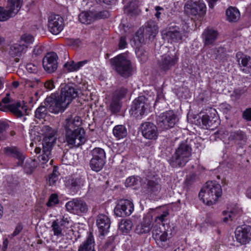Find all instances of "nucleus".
<instances>
[{
    "label": "nucleus",
    "mask_w": 251,
    "mask_h": 251,
    "mask_svg": "<svg viewBox=\"0 0 251 251\" xmlns=\"http://www.w3.org/2000/svg\"><path fill=\"white\" fill-rule=\"evenodd\" d=\"M192 139H187L181 142L176 149L175 152L169 160L170 165L173 168L183 167L189 161L192 155Z\"/></svg>",
    "instance_id": "obj_1"
},
{
    "label": "nucleus",
    "mask_w": 251,
    "mask_h": 251,
    "mask_svg": "<svg viewBox=\"0 0 251 251\" xmlns=\"http://www.w3.org/2000/svg\"><path fill=\"white\" fill-rule=\"evenodd\" d=\"M222 195L221 186L216 181H207L199 193V197L207 205L215 203Z\"/></svg>",
    "instance_id": "obj_2"
},
{
    "label": "nucleus",
    "mask_w": 251,
    "mask_h": 251,
    "mask_svg": "<svg viewBox=\"0 0 251 251\" xmlns=\"http://www.w3.org/2000/svg\"><path fill=\"white\" fill-rule=\"evenodd\" d=\"M110 62L116 72L122 76L127 77L131 75V63L125 54H120L117 55L111 59Z\"/></svg>",
    "instance_id": "obj_3"
},
{
    "label": "nucleus",
    "mask_w": 251,
    "mask_h": 251,
    "mask_svg": "<svg viewBox=\"0 0 251 251\" xmlns=\"http://www.w3.org/2000/svg\"><path fill=\"white\" fill-rule=\"evenodd\" d=\"M184 12L192 18L198 20L203 18L206 14V7L202 0H188L184 6Z\"/></svg>",
    "instance_id": "obj_4"
},
{
    "label": "nucleus",
    "mask_w": 251,
    "mask_h": 251,
    "mask_svg": "<svg viewBox=\"0 0 251 251\" xmlns=\"http://www.w3.org/2000/svg\"><path fill=\"white\" fill-rule=\"evenodd\" d=\"M92 156L89 161V165L92 171L95 172L101 171L106 163V153L100 148L96 147L90 151Z\"/></svg>",
    "instance_id": "obj_5"
},
{
    "label": "nucleus",
    "mask_w": 251,
    "mask_h": 251,
    "mask_svg": "<svg viewBox=\"0 0 251 251\" xmlns=\"http://www.w3.org/2000/svg\"><path fill=\"white\" fill-rule=\"evenodd\" d=\"M44 104L48 106L49 112L54 114L62 113L68 107L59 93H52L50 96L47 97L44 101Z\"/></svg>",
    "instance_id": "obj_6"
},
{
    "label": "nucleus",
    "mask_w": 251,
    "mask_h": 251,
    "mask_svg": "<svg viewBox=\"0 0 251 251\" xmlns=\"http://www.w3.org/2000/svg\"><path fill=\"white\" fill-rule=\"evenodd\" d=\"M163 38L170 43L180 42L186 36V31L184 25H171L166 31L162 32Z\"/></svg>",
    "instance_id": "obj_7"
},
{
    "label": "nucleus",
    "mask_w": 251,
    "mask_h": 251,
    "mask_svg": "<svg viewBox=\"0 0 251 251\" xmlns=\"http://www.w3.org/2000/svg\"><path fill=\"white\" fill-rule=\"evenodd\" d=\"M22 5V0H8L6 9L0 6V21H6L15 16Z\"/></svg>",
    "instance_id": "obj_8"
},
{
    "label": "nucleus",
    "mask_w": 251,
    "mask_h": 251,
    "mask_svg": "<svg viewBox=\"0 0 251 251\" xmlns=\"http://www.w3.org/2000/svg\"><path fill=\"white\" fill-rule=\"evenodd\" d=\"M176 121V116L172 110L167 111L160 114L156 119L157 124L162 130L173 127Z\"/></svg>",
    "instance_id": "obj_9"
},
{
    "label": "nucleus",
    "mask_w": 251,
    "mask_h": 251,
    "mask_svg": "<svg viewBox=\"0 0 251 251\" xmlns=\"http://www.w3.org/2000/svg\"><path fill=\"white\" fill-rule=\"evenodd\" d=\"M85 133L83 129H77L75 132L65 134L66 142L71 148L78 147L86 141Z\"/></svg>",
    "instance_id": "obj_10"
},
{
    "label": "nucleus",
    "mask_w": 251,
    "mask_h": 251,
    "mask_svg": "<svg viewBox=\"0 0 251 251\" xmlns=\"http://www.w3.org/2000/svg\"><path fill=\"white\" fill-rule=\"evenodd\" d=\"M65 206L69 212L77 215L85 214L88 210V205L81 199H74L67 202Z\"/></svg>",
    "instance_id": "obj_11"
},
{
    "label": "nucleus",
    "mask_w": 251,
    "mask_h": 251,
    "mask_svg": "<svg viewBox=\"0 0 251 251\" xmlns=\"http://www.w3.org/2000/svg\"><path fill=\"white\" fill-rule=\"evenodd\" d=\"M148 106V99L144 96H139L133 101L131 114L137 118H141Z\"/></svg>",
    "instance_id": "obj_12"
},
{
    "label": "nucleus",
    "mask_w": 251,
    "mask_h": 251,
    "mask_svg": "<svg viewBox=\"0 0 251 251\" xmlns=\"http://www.w3.org/2000/svg\"><path fill=\"white\" fill-rule=\"evenodd\" d=\"M178 57L176 55L164 54L158 60V69L163 74L170 70L178 61Z\"/></svg>",
    "instance_id": "obj_13"
},
{
    "label": "nucleus",
    "mask_w": 251,
    "mask_h": 251,
    "mask_svg": "<svg viewBox=\"0 0 251 251\" xmlns=\"http://www.w3.org/2000/svg\"><path fill=\"white\" fill-rule=\"evenodd\" d=\"M64 20L59 15L52 14L48 18L49 30L53 34L57 35L63 30Z\"/></svg>",
    "instance_id": "obj_14"
},
{
    "label": "nucleus",
    "mask_w": 251,
    "mask_h": 251,
    "mask_svg": "<svg viewBox=\"0 0 251 251\" xmlns=\"http://www.w3.org/2000/svg\"><path fill=\"white\" fill-rule=\"evenodd\" d=\"M134 210V205L128 200L121 201L114 209V213L118 217L129 216Z\"/></svg>",
    "instance_id": "obj_15"
},
{
    "label": "nucleus",
    "mask_w": 251,
    "mask_h": 251,
    "mask_svg": "<svg viewBox=\"0 0 251 251\" xmlns=\"http://www.w3.org/2000/svg\"><path fill=\"white\" fill-rule=\"evenodd\" d=\"M106 14V11L100 12L83 11L79 14L78 20L82 24L89 25L98 19L105 18Z\"/></svg>",
    "instance_id": "obj_16"
},
{
    "label": "nucleus",
    "mask_w": 251,
    "mask_h": 251,
    "mask_svg": "<svg viewBox=\"0 0 251 251\" xmlns=\"http://www.w3.org/2000/svg\"><path fill=\"white\" fill-rule=\"evenodd\" d=\"M237 241L241 244L248 243L251 240V226L244 225L238 226L235 231Z\"/></svg>",
    "instance_id": "obj_17"
},
{
    "label": "nucleus",
    "mask_w": 251,
    "mask_h": 251,
    "mask_svg": "<svg viewBox=\"0 0 251 251\" xmlns=\"http://www.w3.org/2000/svg\"><path fill=\"white\" fill-rule=\"evenodd\" d=\"M58 56L54 52L48 53L43 59V66L45 70L49 73L54 72L57 68Z\"/></svg>",
    "instance_id": "obj_18"
},
{
    "label": "nucleus",
    "mask_w": 251,
    "mask_h": 251,
    "mask_svg": "<svg viewBox=\"0 0 251 251\" xmlns=\"http://www.w3.org/2000/svg\"><path fill=\"white\" fill-rule=\"evenodd\" d=\"M141 130L142 135L146 139L156 140L158 137L157 126L151 122H145L141 125Z\"/></svg>",
    "instance_id": "obj_19"
},
{
    "label": "nucleus",
    "mask_w": 251,
    "mask_h": 251,
    "mask_svg": "<svg viewBox=\"0 0 251 251\" xmlns=\"http://www.w3.org/2000/svg\"><path fill=\"white\" fill-rule=\"evenodd\" d=\"M70 223V218L63 216L61 219H56L51 223V228L53 235L58 237L63 236V230Z\"/></svg>",
    "instance_id": "obj_20"
},
{
    "label": "nucleus",
    "mask_w": 251,
    "mask_h": 251,
    "mask_svg": "<svg viewBox=\"0 0 251 251\" xmlns=\"http://www.w3.org/2000/svg\"><path fill=\"white\" fill-rule=\"evenodd\" d=\"M160 181V179L155 176H148L144 182L145 187L149 192L156 195L161 189Z\"/></svg>",
    "instance_id": "obj_21"
},
{
    "label": "nucleus",
    "mask_w": 251,
    "mask_h": 251,
    "mask_svg": "<svg viewBox=\"0 0 251 251\" xmlns=\"http://www.w3.org/2000/svg\"><path fill=\"white\" fill-rule=\"evenodd\" d=\"M59 94L68 107L72 100L77 97L78 91L73 86L66 85L62 88L60 93Z\"/></svg>",
    "instance_id": "obj_22"
},
{
    "label": "nucleus",
    "mask_w": 251,
    "mask_h": 251,
    "mask_svg": "<svg viewBox=\"0 0 251 251\" xmlns=\"http://www.w3.org/2000/svg\"><path fill=\"white\" fill-rule=\"evenodd\" d=\"M236 57L241 71L245 74H251V57L241 52H238Z\"/></svg>",
    "instance_id": "obj_23"
},
{
    "label": "nucleus",
    "mask_w": 251,
    "mask_h": 251,
    "mask_svg": "<svg viewBox=\"0 0 251 251\" xmlns=\"http://www.w3.org/2000/svg\"><path fill=\"white\" fill-rule=\"evenodd\" d=\"M3 152L7 156L14 157L18 160L17 165H22L25 156L20 149L15 146L7 147L3 149Z\"/></svg>",
    "instance_id": "obj_24"
},
{
    "label": "nucleus",
    "mask_w": 251,
    "mask_h": 251,
    "mask_svg": "<svg viewBox=\"0 0 251 251\" xmlns=\"http://www.w3.org/2000/svg\"><path fill=\"white\" fill-rule=\"evenodd\" d=\"M210 115L205 114L202 116L201 122L202 125L205 126V128L213 129L216 127L218 124V120L216 116V111L214 109H211Z\"/></svg>",
    "instance_id": "obj_25"
},
{
    "label": "nucleus",
    "mask_w": 251,
    "mask_h": 251,
    "mask_svg": "<svg viewBox=\"0 0 251 251\" xmlns=\"http://www.w3.org/2000/svg\"><path fill=\"white\" fill-rule=\"evenodd\" d=\"M96 224L100 234L104 235L108 231L110 226V221L107 215L100 214L97 216Z\"/></svg>",
    "instance_id": "obj_26"
},
{
    "label": "nucleus",
    "mask_w": 251,
    "mask_h": 251,
    "mask_svg": "<svg viewBox=\"0 0 251 251\" xmlns=\"http://www.w3.org/2000/svg\"><path fill=\"white\" fill-rule=\"evenodd\" d=\"M81 121L79 117L75 116L74 119L68 118L64 122L63 126L65 130V134L69 132H75L77 129H82L78 127L81 125Z\"/></svg>",
    "instance_id": "obj_27"
},
{
    "label": "nucleus",
    "mask_w": 251,
    "mask_h": 251,
    "mask_svg": "<svg viewBox=\"0 0 251 251\" xmlns=\"http://www.w3.org/2000/svg\"><path fill=\"white\" fill-rule=\"evenodd\" d=\"M219 33L218 31L212 28H207L202 34V38L204 46L213 45L217 40Z\"/></svg>",
    "instance_id": "obj_28"
},
{
    "label": "nucleus",
    "mask_w": 251,
    "mask_h": 251,
    "mask_svg": "<svg viewBox=\"0 0 251 251\" xmlns=\"http://www.w3.org/2000/svg\"><path fill=\"white\" fill-rule=\"evenodd\" d=\"M145 35L149 40H153L158 32V27L156 23L152 20H149L145 24Z\"/></svg>",
    "instance_id": "obj_29"
},
{
    "label": "nucleus",
    "mask_w": 251,
    "mask_h": 251,
    "mask_svg": "<svg viewBox=\"0 0 251 251\" xmlns=\"http://www.w3.org/2000/svg\"><path fill=\"white\" fill-rule=\"evenodd\" d=\"M66 183L71 189L77 190L83 186L84 179L80 176H71L66 181Z\"/></svg>",
    "instance_id": "obj_30"
},
{
    "label": "nucleus",
    "mask_w": 251,
    "mask_h": 251,
    "mask_svg": "<svg viewBox=\"0 0 251 251\" xmlns=\"http://www.w3.org/2000/svg\"><path fill=\"white\" fill-rule=\"evenodd\" d=\"M95 245L92 232H89L86 239L79 246L78 251H95Z\"/></svg>",
    "instance_id": "obj_31"
},
{
    "label": "nucleus",
    "mask_w": 251,
    "mask_h": 251,
    "mask_svg": "<svg viewBox=\"0 0 251 251\" xmlns=\"http://www.w3.org/2000/svg\"><path fill=\"white\" fill-rule=\"evenodd\" d=\"M27 46L24 44L15 43L10 46L9 54L12 57H20L24 54Z\"/></svg>",
    "instance_id": "obj_32"
},
{
    "label": "nucleus",
    "mask_w": 251,
    "mask_h": 251,
    "mask_svg": "<svg viewBox=\"0 0 251 251\" xmlns=\"http://www.w3.org/2000/svg\"><path fill=\"white\" fill-rule=\"evenodd\" d=\"M152 226V223L151 219L145 218L143 222L137 226L135 232L138 234L148 233L150 231Z\"/></svg>",
    "instance_id": "obj_33"
},
{
    "label": "nucleus",
    "mask_w": 251,
    "mask_h": 251,
    "mask_svg": "<svg viewBox=\"0 0 251 251\" xmlns=\"http://www.w3.org/2000/svg\"><path fill=\"white\" fill-rule=\"evenodd\" d=\"M88 62L87 60L75 62L73 60L66 63L64 67L69 72H75L78 71L80 68L83 66Z\"/></svg>",
    "instance_id": "obj_34"
},
{
    "label": "nucleus",
    "mask_w": 251,
    "mask_h": 251,
    "mask_svg": "<svg viewBox=\"0 0 251 251\" xmlns=\"http://www.w3.org/2000/svg\"><path fill=\"white\" fill-rule=\"evenodd\" d=\"M10 112L17 117H20L23 116L22 110L26 112L27 109L25 105H22L20 101L9 104Z\"/></svg>",
    "instance_id": "obj_35"
},
{
    "label": "nucleus",
    "mask_w": 251,
    "mask_h": 251,
    "mask_svg": "<svg viewBox=\"0 0 251 251\" xmlns=\"http://www.w3.org/2000/svg\"><path fill=\"white\" fill-rule=\"evenodd\" d=\"M227 20L230 22H235L238 20L240 14L236 7H230L226 11Z\"/></svg>",
    "instance_id": "obj_36"
},
{
    "label": "nucleus",
    "mask_w": 251,
    "mask_h": 251,
    "mask_svg": "<svg viewBox=\"0 0 251 251\" xmlns=\"http://www.w3.org/2000/svg\"><path fill=\"white\" fill-rule=\"evenodd\" d=\"M229 138L240 144L246 143L247 139L245 133L240 130L231 132Z\"/></svg>",
    "instance_id": "obj_37"
},
{
    "label": "nucleus",
    "mask_w": 251,
    "mask_h": 251,
    "mask_svg": "<svg viewBox=\"0 0 251 251\" xmlns=\"http://www.w3.org/2000/svg\"><path fill=\"white\" fill-rule=\"evenodd\" d=\"M152 237L157 242H165L168 239V233L166 231H162L157 226H154L152 230Z\"/></svg>",
    "instance_id": "obj_38"
},
{
    "label": "nucleus",
    "mask_w": 251,
    "mask_h": 251,
    "mask_svg": "<svg viewBox=\"0 0 251 251\" xmlns=\"http://www.w3.org/2000/svg\"><path fill=\"white\" fill-rule=\"evenodd\" d=\"M113 134L117 139H123L127 136V129L124 125H117L113 129Z\"/></svg>",
    "instance_id": "obj_39"
},
{
    "label": "nucleus",
    "mask_w": 251,
    "mask_h": 251,
    "mask_svg": "<svg viewBox=\"0 0 251 251\" xmlns=\"http://www.w3.org/2000/svg\"><path fill=\"white\" fill-rule=\"evenodd\" d=\"M55 141V138H43L42 141V152L47 154H51V151Z\"/></svg>",
    "instance_id": "obj_40"
},
{
    "label": "nucleus",
    "mask_w": 251,
    "mask_h": 251,
    "mask_svg": "<svg viewBox=\"0 0 251 251\" xmlns=\"http://www.w3.org/2000/svg\"><path fill=\"white\" fill-rule=\"evenodd\" d=\"M49 111L48 106L42 102L40 106L37 108L35 112V117L38 119H42L45 118Z\"/></svg>",
    "instance_id": "obj_41"
},
{
    "label": "nucleus",
    "mask_w": 251,
    "mask_h": 251,
    "mask_svg": "<svg viewBox=\"0 0 251 251\" xmlns=\"http://www.w3.org/2000/svg\"><path fill=\"white\" fill-rule=\"evenodd\" d=\"M144 28L140 27L136 32L134 40L138 46H140L145 42L146 38L145 35Z\"/></svg>",
    "instance_id": "obj_42"
},
{
    "label": "nucleus",
    "mask_w": 251,
    "mask_h": 251,
    "mask_svg": "<svg viewBox=\"0 0 251 251\" xmlns=\"http://www.w3.org/2000/svg\"><path fill=\"white\" fill-rule=\"evenodd\" d=\"M133 226V224L130 220H126L121 222L119 226L120 230L123 233H127L129 232Z\"/></svg>",
    "instance_id": "obj_43"
},
{
    "label": "nucleus",
    "mask_w": 251,
    "mask_h": 251,
    "mask_svg": "<svg viewBox=\"0 0 251 251\" xmlns=\"http://www.w3.org/2000/svg\"><path fill=\"white\" fill-rule=\"evenodd\" d=\"M120 99L116 96H113L110 105V109L112 113H117L119 112L121 108Z\"/></svg>",
    "instance_id": "obj_44"
},
{
    "label": "nucleus",
    "mask_w": 251,
    "mask_h": 251,
    "mask_svg": "<svg viewBox=\"0 0 251 251\" xmlns=\"http://www.w3.org/2000/svg\"><path fill=\"white\" fill-rule=\"evenodd\" d=\"M9 125L6 122H0V141L5 140L7 137L6 132L8 128Z\"/></svg>",
    "instance_id": "obj_45"
},
{
    "label": "nucleus",
    "mask_w": 251,
    "mask_h": 251,
    "mask_svg": "<svg viewBox=\"0 0 251 251\" xmlns=\"http://www.w3.org/2000/svg\"><path fill=\"white\" fill-rule=\"evenodd\" d=\"M42 131L44 135V138H55V131L49 126H44L42 128Z\"/></svg>",
    "instance_id": "obj_46"
},
{
    "label": "nucleus",
    "mask_w": 251,
    "mask_h": 251,
    "mask_svg": "<svg viewBox=\"0 0 251 251\" xmlns=\"http://www.w3.org/2000/svg\"><path fill=\"white\" fill-rule=\"evenodd\" d=\"M59 203L58 196L56 194H52L49 197L46 205L48 207H51Z\"/></svg>",
    "instance_id": "obj_47"
},
{
    "label": "nucleus",
    "mask_w": 251,
    "mask_h": 251,
    "mask_svg": "<svg viewBox=\"0 0 251 251\" xmlns=\"http://www.w3.org/2000/svg\"><path fill=\"white\" fill-rule=\"evenodd\" d=\"M139 177L137 176H130L128 177L125 182V185L127 187L134 186L138 184Z\"/></svg>",
    "instance_id": "obj_48"
},
{
    "label": "nucleus",
    "mask_w": 251,
    "mask_h": 251,
    "mask_svg": "<svg viewBox=\"0 0 251 251\" xmlns=\"http://www.w3.org/2000/svg\"><path fill=\"white\" fill-rule=\"evenodd\" d=\"M58 172L54 169L52 173L49 176L48 181L50 185H53L56 183L58 179Z\"/></svg>",
    "instance_id": "obj_49"
},
{
    "label": "nucleus",
    "mask_w": 251,
    "mask_h": 251,
    "mask_svg": "<svg viewBox=\"0 0 251 251\" xmlns=\"http://www.w3.org/2000/svg\"><path fill=\"white\" fill-rule=\"evenodd\" d=\"M34 163V161L33 160L26 161L24 165V170L26 173L31 174L35 168Z\"/></svg>",
    "instance_id": "obj_50"
},
{
    "label": "nucleus",
    "mask_w": 251,
    "mask_h": 251,
    "mask_svg": "<svg viewBox=\"0 0 251 251\" xmlns=\"http://www.w3.org/2000/svg\"><path fill=\"white\" fill-rule=\"evenodd\" d=\"M197 179L196 175L195 174H190L188 176L185 180L184 183L186 186L189 187L193 184Z\"/></svg>",
    "instance_id": "obj_51"
},
{
    "label": "nucleus",
    "mask_w": 251,
    "mask_h": 251,
    "mask_svg": "<svg viewBox=\"0 0 251 251\" xmlns=\"http://www.w3.org/2000/svg\"><path fill=\"white\" fill-rule=\"evenodd\" d=\"M127 90L125 88H121L120 89L117 90L113 96H116L117 98L120 99L121 100L122 98L125 97L126 94L127 93Z\"/></svg>",
    "instance_id": "obj_52"
},
{
    "label": "nucleus",
    "mask_w": 251,
    "mask_h": 251,
    "mask_svg": "<svg viewBox=\"0 0 251 251\" xmlns=\"http://www.w3.org/2000/svg\"><path fill=\"white\" fill-rule=\"evenodd\" d=\"M43 50L44 48L42 46H36L32 51V56L37 57L40 56L42 54Z\"/></svg>",
    "instance_id": "obj_53"
},
{
    "label": "nucleus",
    "mask_w": 251,
    "mask_h": 251,
    "mask_svg": "<svg viewBox=\"0 0 251 251\" xmlns=\"http://www.w3.org/2000/svg\"><path fill=\"white\" fill-rule=\"evenodd\" d=\"M223 214L225 216L223 218V221L224 222H227L228 221V219H230L231 221L233 220V214L232 211H230L229 212L226 211H224L223 212Z\"/></svg>",
    "instance_id": "obj_54"
},
{
    "label": "nucleus",
    "mask_w": 251,
    "mask_h": 251,
    "mask_svg": "<svg viewBox=\"0 0 251 251\" xmlns=\"http://www.w3.org/2000/svg\"><path fill=\"white\" fill-rule=\"evenodd\" d=\"M26 69L30 73H36L38 72V67L34 64L29 63L26 65Z\"/></svg>",
    "instance_id": "obj_55"
},
{
    "label": "nucleus",
    "mask_w": 251,
    "mask_h": 251,
    "mask_svg": "<svg viewBox=\"0 0 251 251\" xmlns=\"http://www.w3.org/2000/svg\"><path fill=\"white\" fill-rule=\"evenodd\" d=\"M242 117L247 121H251V107L248 108L244 111Z\"/></svg>",
    "instance_id": "obj_56"
},
{
    "label": "nucleus",
    "mask_w": 251,
    "mask_h": 251,
    "mask_svg": "<svg viewBox=\"0 0 251 251\" xmlns=\"http://www.w3.org/2000/svg\"><path fill=\"white\" fill-rule=\"evenodd\" d=\"M21 41H24L25 43H31L33 41V37L30 34H24L21 37Z\"/></svg>",
    "instance_id": "obj_57"
},
{
    "label": "nucleus",
    "mask_w": 251,
    "mask_h": 251,
    "mask_svg": "<svg viewBox=\"0 0 251 251\" xmlns=\"http://www.w3.org/2000/svg\"><path fill=\"white\" fill-rule=\"evenodd\" d=\"M169 215V212L167 211H163L160 215L155 217V221L157 222L159 221L161 223L165 221V218Z\"/></svg>",
    "instance_id": "obj_58"
},
{
    "label": "nucleus",
    "mask_w": 251,
    "mask_h": 251,
    "mask_svg": "<svg viewBox=\"0 0 251 251\" xmlns=\"http://www.w3.org/2000/svg\"><path fill=\"white\" fill-rule=\"evenodd\" d=\"M51 154H47L44 153H43L42 155L39 156V160L40 161H42V164L46 163L50 158Z\"/></svg>",
    "instance_id": "obj_59"
},
{
    "label": "nucleus",
    "mask_w": 251,
    "mask_h": 251,
    "mask_svg": "<svg viewBox=\"0 0 251 251\" xmlns=\"http://www.w3.org/2000/svg\"><path fill=\"white\" fill-rule=\"evenodd\" d=\"M127 45V43L126 41V38L125 36H122L120 38V41L119 43V49H124L126 47Z\"/></svg>",
    "instance_id": "obj_60"
},
{
    "label": "nucleus",
    "mask_w": 251,
    "mask_h": 251,
    "mask_svg": "<svg viewBox=\"0 0 251 251\" xmlns=\"http://www.w3.org/2000/svg\"><path fill=\"white\" fill-rule=\"evenodd\" d=\"M45 87L49 90H51L55 87L53 82L51 80H47L45 83Z\"/></svg>",
    "instance_id": "obj_61"
},
{
    "label": "nucleus",
    "mask_w": 251,
    "mask_h": 251,
    "mask_svg": "<svg viewBox=\"0 0 251 251\" xmlns=\"http://www.w3.org/2000/svg\"><path fill=\"white\" fill-rule=\"evenodd\" d=\"M22 229H23L22 225L21 224H18L16 226L14 231L13 232V233L12 234V236H17L21 232V231L22 230Z\"/></svg>",
    "instance_id": "obj_62"
},
{
    "label": "nucleus",
    "mask_w": 251,
    "mask_h": 251,
    "mask_svg": "<svg viewBox=\"0 0 251 251\" xmlns=\"http://www.w3.org/2000/svg\"><path fill=\"white\" fill-rule=\"evenodd\" d=\"M245 92V90L244 88H237L234 90V93L236 95V97L239 98Z\"/></svg>",
    "instance_id": "obj_63"
},
{
    "label": "nucleus",
    "mask_w": 251,
    "mask_h": 251,
    "mask_svg": "<svg viewBox=\"0 0 251 251\" xmlns=\"http://www.w3.org/2000/svg\"><path fill=\"white\" fill-rule=\"evenodd\" d=\"M0 110L6 112L10 111L9 104L7 105H2L1 103H0Z\"/></svg>",
    "instance_id": "obj_64"
}]
</instances>
